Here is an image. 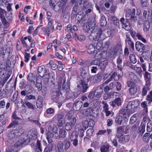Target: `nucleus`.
<instances>
[{"instance_id": "c85d7f7f", "label": "nucleus", "mask_w": 152, "mask_h": 152, "mask_svg": "<svg viewBox=\"0 0 152 152\" xmlns=\"http://www.w3.org/2000/svg\"><path fill=\"white\" fill-rule=\"evenodd\" d=\"M129 58L131 62L133 64H135L137 62V59L134 54H130L129 56Z\"/></svg>"}, {"instance_id": "412c9836", "label": "nucleus", "mask_w": 152, "mask_h": 152, "mask_svg": "<svg viewBox=\"0 0 152 152\" xmlns=\"http://www.w3.org/2000/svg\"><path fill=\"white\" fill-rule=\"evenodd\" d=\"M121 98L119 97L116 99L115 100L112 102L111 105L113 107H114L116 105L118 106L121 105Z\"/></svg>"}, {"instance_id": "3c124183", "label": "nucleus", "mask_w": 152, "mask_h": 152, "mask_svg": "<svg viewBox=\"0 0 152 152\" xmlns=\"http://www.w3.org/2000/svg\"><path fill=\"white\" fill-rule=\"evenodd\" d=\"M61 89L60 90L61 91H64L66 92H69L70 90L69 86H61Z\"/></svg>"}, {"instance_id": "a18cd8bd", "label": "nucleus", "mask_w": 152, "mask_h": 152, "mask_svg": "<svg viewBox=\"0 0 152 152\" xmlns=\"http://www.w3.org/2000/svg\"><path fill=\"white\" fill-rule=\"evenodd\" d=\"M147 131L149 132L152 131V123L150 121L147 123Z\"/></svg>"}, {"instance_id": "4be33fe9", "label": "nucleus", "mask_w": 152, "mask_h": 152, "mask_svg": "<svg viewBox=\"0 0 152 152\" xmlns=\"http://www.w3.org/2000/svg\"><path fill=\"white\" fill-rule=\"evenodd\" d=\"M53 22L54 20L53 19L50 18H48V27L50 29L52 32H53L54 30V27L53 26Z\"/></svg>"}, {"instance_id": "ea45409f", "label": "nucleus", "mask_w": 152, "mask_h": 152, "mask_svg": "<svg viewBox=\"0 0 152 152\" xmlns=\"http://www.w3.org/2000/svg\"><path fill=\"white\" fill-rule=\"evenodd\" d=\"M25 104L29 109L31 110H34L35 106L33 105L32 104L28 102H25Z\"/></svg>"}, {"instance_id": "bf43d9fd", "label": "nucleus", "mask_w": 152, "mask_h": 152, "mask_svg": "<svg viewBox=\"0 0 152 152\" xmlns=\"http://www.w3.org/2000/svg\"><path fill=\"white\" fill-rule=\"evenodd\" d=\"M42 29L43 31H45L47 33L48 36H49L50 31H51L50 28L48 27L47 28H42Z\"/></svg>"}, {"instance_id": "f03ea898", "label": "nucleus", "mask_w": 152, "mask_h": 152, "mask_svg": "<svg viewBox=\"0 0 152 152\" xmlns=\"http://www.w3.org/2000/svg\"><path fill=\"white\" fill-rule=\"evenodd\" d=\"M140 102L138 100H135L129 102L126 108L132 113L136 111L138 107L140 105Z\"/></svg>"}, {"instance_id": "13d9d810", "label": "nucleus", "mask_w": 152, "mask_h": 152, "mask_svg": "<svg viewBox=\"0 0 152 152\" xmlns=\"http://www.w3.org/2000/svg\"><path fill=\"white\" fill-rule=\"evenodd\" d=\"M36 104L37 107L39 108H41L43 106L42 101L41 100H37Z\"/></svg>"}, {"instance_id": "338daca9", "label": "nucleus", "mask_w": 152, "mask_h": 152, "mask_svg": "<svg viewBox=\"0 0 152 152\" xmlns=\"http://www.w3.org/2000/svg\"><path fill=\"white\" fill-rule=\"evenodd\" d=\"M54 110L53 108H50L46 110V113L47 114H52L54 112Z\"/></svg>"}, {"instance_id": "423d86ee", "label": "nucleus", "mask_w": 152, "mask_h": 152, "mask_svg": "<svg viewBox=\"0 0 152 152\" xmlns=\"http://www.w3.org/2000/svg\"><path fill=\"white\" fill-rule=\"evenodd\" d=\"M37 132L35 129H32L29 131L27 135V137L30 140H35L37 138Z\"/></svg>"}, {"instance_id": "79ce46f5", "label": "nucleus", "mask_w": 152, "mask_h": 152, "mask_svg": "<svg viewBox=\"0 0 152 152\" xmlns=\"http://www.w3.org/2000/svg\"><path fill=\"white\" fill-rule=\"evenodd\" d=\"M110 19L114 22L115 24L116 25L119 24V20L115 16H112L110 17Z\"/></svg>"}, {"instance_id": "cd10ccee", "label": "nucleus", "mask_w": 152, "mask_h": 152, "mask_svg": "<svg viewBox=\"0 0 152 152\" xmlns=\"http://www.w3.org/2000/svg\"><path fill=\"white\" fill-rule=\"evenodd\" d=\"M126 42L127 44H128L130 46V47L132 50L134 49V43L132 42L130 37L126 36Z\"/></svg>"}, {"instance_id": "603ef678", "label": "nucleus", "mask_w": 152, "mask_h": 152, "mask_svg": "<svg viewBox=\"0 0 152 152\" xmlns=\"http://www.w3.org/2000/svg\"><path fill=\"white\" fill-rule=\"evenodd\" d=\"M44 79V83L45 85L48 84V83L49 81V79L50 78V74H48V76L47 75L45 76V77H43Z\"/></svg>"}, {"instance_id": "8fccbe9b", "label": "nucleus", "mask_w": 152, "mask_h": 152, "mask_svg": "<svg viewBox=\"0 0 152 152\" xmlns=\"http://www.w3.org/2000/svg\"><path fill=\"white\" fill-rule=\"evenodd\" d=\"M144 77L145 79L151 80V74L147 71L145 72L144 74Z\"/></svg>"}, {"instance_id": "a19ab883", "label": "nucleus", "mask_w": 152, "mask_h": 152, "mask_svg": "<svg viewBox=\"0 0 152 152\" xmlns=\"http://www.w3.org/2000/svg\"><path fill=\"white\" fill-rule=\"evenodd\" d=\"M123 120V118L121 116H119L115 118V121L118 125H121Z\"/></svg>"}, {"instance_id": "20e7f679", "label": "nucleus", "mask_w": 152, "mask_h": 152, "mask_svg": "<svg viewBox=\"0 0 152 152\" xmlns=\"http://www.w3.org/2000/svg\"><path fill=\"white\" fill-rule=\"evenodd\" d=\"M80 76L85 80L89 81L91 79L88 72V67L86 66L84 67L80 73Z\"/></svg>"}, {"instance_id": "c9c22d12", "label": "nucleus", "mask_w": 152, "mask_h": 152, "mask_svg": "<svg viewBox=\"0 0 152 152\" xmlns=\"http://www.w3.org/2000/svg\"><path fill=\"white\" fill-rule=\"evenodd\" d=\"M68 0H60L57 3L60 7L63 8L67 3Z\"/></svg>"}, {"instance_id": "0e129e2a", "label": "nucleus", "mask_w": 152, "mask_h": 152, "mask_svg": "<svg viewBox=\"0 0 152 152\" xmlns=\"http://www.w3.org/2000/svg\"><path fill=\"white\" fill-rule=\"evenodd\" d=\"M99 61L98 60H94L92 61L91 63V65H99Z\"/></svg>"}, {"instance_id": "393cba45", "label": "nucleus", "mask_w": 152, "mask_h": 152, "mask_svg": "<svg viewBox=\"0 0 152 152\" xmlns=\"http://www.w3.org/2000/svg\"><path fill=\"white\" fill-rule=\"evenodd\" d=\"M117 133L116 136L119 137L124 134V130L122 126H120L117 128Z\"/></svg>"}, {"instance_id": "f3484780", "label": "nucleus", "mask_w": 152, "mask_h": 152, "mask_svg": "<svg viewBox=\"0 0 152 152\" xmlns=\"http://www.w3.org/2000/svg\"><path fill=\"white\" fill-rule=\"evenodd\" d=\"M13 130H15V133L17 137L23 134L24 133V130L21 127H19L17 129H13Z\"/></svg>"}, {"instance_id": "c03bdc74", "label": "nucleus", "mask_w": 152, "mask_h": 152, "mask_svg": "<svg viewBox=\"0 0 152 152\" xmlns=\"http://www.w3.org/2000/svg\"><path fill=\"white\" fill-rule=\"evenodd\" d=\"M12 15V12H7L6 14V18L8 20H11L13 18Z\"/></svg>"}, {"instance_id": "6e6d98bb", "label": "nucleus", "mask_w": 152, "mask_h": 152, "mask_svg": "<svg viewBox=\"0 0 152 152\" xmlns=\"http://www.w3.org/2000/svg\"><path fill=\"white\" fill-rule=\"evenodd\" d=\"M65 31L68 32H72V27L70 25H68L65 28Z\"/></svg>"}, {"instance_id": "4468645a", "label": "nucleus", "mask_w": 152, "mask_h": 152, "mask_svg": "<svg viewBox=\"0 0 152 152\" xmlns=\"http://www.w3.org/2000/svg\"><path fill=\"white\" fill-rule=\"evenodd\" d=\"M136 50L138 51L142 52L145 50V46L143 44L139 42H137L135 44Z\"/></svg>"}, {"instance_id": "e2e57ef3", "label": "nucleus", "mask_w": 152, "mask_h": 152, "mask_svg": "<svg viewBox=\"0 0 152 152\" xmlns=\"http://www.w3.org/2000/svg\"><path fill=\"white\" fill-rule=\"evenodd\" d=\"M78 131V133L79 136L80 137H83L84 136V130L83 128H80V129H79Z\"/></svg>"}, {"instance_id": "72a5a7b5", "label": "nucleus", "mask_w": 152, "mask_h": 152, "mask_svg": "<svg viewBox=\"0 0 152 152\" xmlns=\"http://www.w3.org/2000/svg\"><path fill=\"white\" fill-rule=\"evenodd\" d=\"M140 2L141 5L143 7H147L149 5V3L147 0H140Z\"/></svg>"}, {"instance_id": "aec40b11", "label": "nucleus", "mask_w": 152, "mask_h": 152, "mask_svg": "<svg viewBox=\"0 0 152 152\" xmlns=\"http://www.w3.org/2000/svg\"><path fill=\"white\" fill-rule=\"evenodd\" d=\"M56 148L58 152H62L63 150V144L61 141H59L56 145Z\"/></svg>"}, {"instance_id": "69168bd1", "label": "nucleus", "mask_w": 152, "mask_h": 152, "mask_svg": "<svg viewBox=\"0 0 152 152\" xmlns=\"http://www.w3.org/2000/svg\"><path fill=\"white\" fill-rule=\"evenodd\" d=\"M136 36L138 39L141 40L144 42H146V40L142 37V35L140 34H136Z\"/></svg>"}, {"instance_id": "37998d69", "label": "nucleus", "mask_w": 152, "mask_h": 152, "mask_svg": "<svg viewBox=\"0 0 152 152\" xmlns=\"http://www.w3.org/2000/svg\"><path fill=\"white\" fill-rule=\"evenodd\" d=\"M137 115L136 114L134 115L130 119V123L131 124H133L137 121V118L136 117Z\"/></svg>"}, {"instance_id": "f8f14e48", "label": "nucleus", "mask_w": 152, "mask_h": 152, "mask_svg": "<svg viewBox=\"0 0 152 152\" xmlns=\"http://www.w3.org/2000/svg\"><path fill=\"white\" fill-rule=\"evenodd\" d=\"M120 21L122 24V27L124 29L127 31H129L130 29L131 28L129 23L128 22L125 21L124 18H121Z\"/></svg>"}, {"instance_id": "0eeeda50", "label": "nucleus", "mask_w": 152, "mask_h": 152, "mask_svg": "<svg viewBox=\"0 0 152 152\" xmlns=\"http://www.w3.org/2000/svg\"><path fill=\"white\" fill-rule=\"evenodd\" d=\"M38 72L39 76L42 78L46 75L48 76V74H50L49 70H46L45 67L43 66H40L38 67Z\"/></svg>"}, {"instance_id": "f704fd0d", "label": "nucleus", "mask_w": 152, "mask_h": 152, "mask_svg": "<svg viewBox=\"0 0 152 152\" xmlns=\"http://www.w3.org/2000/svg\"><path fill=\"white\" fill-rule=\"evenodd\" d=\"M66 131L64 129H61L60 130L59 132V137L64 138L66 136Z\"/></svg>"}, {"instance_id": "f257e3e1", "label": "nucleus", "mask_w": 152, "mask_h": 152, "mask_svg": "<svg viewBox=\"0 0 152 152\" xmlns=\"http://www.w3.org/2000/svg\"><path fill=\"white\" fill-rule=\"evenodd\" d=\"M96 23L94 20L90 21L88 23L85 28L86 32L90 33L89 36L90 40L93 42H96L97 40L100 37L102 33L101 30L100 29L98 32H96L95 27Z\"/></svg>"}, {"instance_id": "7ed1b4c3", "label": "nucleus", "mask_w": 152, "mask_h": 152, "mask_svg": "<svg viewBox=\"0 0 152 152\" xmlns=\"http://www.w3.org/2000/svg\"><path fill=\"white\" fill-rule=\"evenodd\" d=\"M135 10L133 8L132 10L130 9H127L126 11V17L129 20L134 22L137 20V17L135 16Z\"/></svg>"}, {"instance_id": "680f3d73", "label": "nucleus", "mask_w": 152, "mask_h": 152, "mask_svg": "<svg viewBox=\"0 0 152 152\" xmlns=\"http://www.w3.org/2000/svg\"><path fill=\"white\" fill-rule=\"evenodd\" d=\"M18 148L14 145L12 146L10 150L7 152H18Z\"/></svg>"}, {"instance_id": "6ab92c4d", "label": "nucleus", "mask_w": 152, "mask_h": 152, "mask_svg": "<svg viewBox=\"0 0 152 152\" xmlns=\"http://www.w3.org/2000/svg\"><path fill=\"white\" fill-rule=\"evenodd\" d=\"M121 50V47L120 46H117L114 48L112 52V54L114 56L118 54Z\"/></svg>"}, {"instance_id": "e433bc0d", "label": "nucleus", "mask_w": 152, "mask_h": 152, "mask_svg": "<svg viewBox=\"0 0 152 152\" xmlns=\"http://www.w3.org/2000/svg\"><path fill=\"white\" fill-rule=\"evenodd\" d=\"M95 44L96 43V47L97 49H99L102 46V41L101 40H97L96 42H94Z\"/></svg>"}, {"instance_id": "a878e982", "label": "nucleus", "mask_w": 152, "mask_h": 152, "mask_svg": "<svg viewBox=\"0 0 152 152\" xmlns=\"http://www.w3.org/2000/svg\"><path fill=\"white\" fill-rule=\"evenodd\" d=\"M15 130L13 129L11 132L9 133L8 135V138L10 139H12L14 138L17 137L15 133Z\"/></svg>"}, {"instance_id": "4c0bfd02", "label": "nucleus", "mask_w": 152, "mask_h": 152, "mask_svg": "<svg viewBox=\"0 0 152 152\" xmlns=\"http://www.w3.org/2000/svg\"><path fill=\"white\" fill-rule=\"evenodd\" d=\"M73 112L72 110L70 111L66 115L65 118L68 120H70L72 117Z\"/></svg>"}, {"instance_id": "58836bf2", "label": "nucleus", "mask_w": 152, "mask_h": 152, "mask_svg": "<svg viewBox=\"0 0 152 152\" xmlns=\"http://www.w3.org/2000/svg\"><path fill=\"white\" fill-rule=\"evenodd\" d=\"M147 102L145 101H144L141 103V106L143 107L145 112L147 113L148 111V105L147 104Z\"/></svg>"}, {"instance_id": "a211bd4d", "label": "nucleus", "mask_w": 152, "mask_h": 152, "mask_svg": "<svg viewBox=\"0 0 152 152\" xmlns=\"http://www.w3.org/2000/svg\"><path fill=\"white\" fill-rule=\"evenodd\" d=\"M126 109H122L119 112V116H121L122 117L127 118V116H128V113Z\"/></svg>"}, {"instance_id": "b1692460", "label": "nucleus", "mask_w": 152, "mask_h": 152, "mask_svg": "<svg viewBox=\"0 0 152 152\" xmlns=\"http://www.w3.org/2000/svg\"><path fill=\"white\" fill-rule=\"evenodd\" d=\"M110 146L107 145H103L100 147L101 152H109Z\"/></svg>"}, {"instance_id": "c756f323", "label": "nucleus", "mask_w": 152, "mask_h": 152, "mask_svg": "<svg viewBox=\"0 0 152 152\" xmlns=\"http://www.w3.org/2000/svg\"><path fill=\"white\" fill-rule=\"evenodd\" d=\"M129 91L131 95H133L137 91L136 86H132L129 89Z\"/></svg>"}, {"instance_id": "de8ad7c7", "label": "nucleus", "mask_w": 152, "mask_h": 152, "mask_svg": "<svg viewBox=\"0 0 152 152\" xmlns=\"http://www.w3.org/2000/svg\"><path fill=\"white\" fill-rule=\"evenodd\" d=\"M102 77V74L101 73H99L94 76V79L96 81H97L98 80L101 79Z\"/></svg>"}, {"instance_id": "09e8293b", "label": "nucleus", "mask_w": 152, "mask_h": 152, "mask_svg": "<svg viewBox=\"0 0 152 152\" xmlns=\"http://www.w3.org/2000/svg\"><path fill=\"white\" fill-rule=\"evenodd\" d=\"M42 80L41 78L39 77H37L36 80V84H35L37 86L42 85Z\"/></svg>"}, {"instance_id": "5fc2aeb1", "label": "nucleus", "mask_w": 152, "mask_h": 152, "mask_svg": "<svg viewBox=\"0 0 152 152\" xmlns=\"http://www.w3.org/2000/svg\"><path fill=\"white\" fill-rule=\"evenodd\" d=\"M69 121H70L69 122H68V123L71 124V126H74L76 123V119L75 118V117H73Z\"/></svg>"}, {"instance_id": "774afa93", "label": "nucleus", "mask_w": 152, "mask_h": 152, "mask_svg": "<svg viewBox=\"0 0 152 152\" xmlns=\"http://www.w3.org/2000/svg\"><path fill=\"white\" fill-rule=\"evenodd\" d=\"M124 58L123 56L122 55L120 56L117 60V63L118 65L121 64L122 59Z\"/></svg>"}, {"instance_id": "49530a36", "label": "nucleus", "mask_w": 152, "mask_h": 152, "mask_svg": "<svg viewBox=\"0 0 152 152\" xmlns=\"http://www.w3.org/2000/svg\"><path fill=\"white\" fill-rule=\"evenodd\" d=\"M101 25L102 26H104L107 24V21L105 18L104 17H102L100 20Z\"/></svg>"}, {"instance_id": "864d4df0", "label": "nucleus", "mask_w": 152, "mask_h": 152, "mask_svg": "<svg viewBox=\"0 0 152 152\" xmlns=\"http://www.w3.org/2000/svg\"><path fill=\"white\" fill-rule=\"evenodd\" d=\"M74 126H71V124L67 122L66 124L65 129L67 130H70L72 128V127Z\"/></svg>"}, {"instance_id": "6e6552de", "label": "nucleus", "mask_w": 152, "mask_h": 152, "mask_svg": "<svg viewBox=\"0 0 152 152\" xmlns=\"http://www.w3.org/2000/svg\"><path fill=\"white\" fill-rule=\"evenodd\" d=\"M30 142V140L28 139L24 140V139H20L15 144L14 146L16 147L20 146H25L28 144Z\"/></svg>"}, {"instance_id": "7c9ffc66", "label": "nucleus", "mask_w": 152, "mask_h": 152, "mask_svg": "<svg viewBox=\"0 0 152 152\" xmlns=\"http://www.w3.org/2000/svg\"><path fill=\"white\" fill-rule=\"evenodd\" d=\"M145 125L143 124L140 126L138 128V132L140 134L142 135L144 132L145 131Z\"/></svg>"}, {"instance_id": "473e14b6", "label": "nucleus", "mask_w": 152, "mask_h": 152, "mask_svg": "<svg viewBox=\"0 0 152 152\" xmlns=\"http://www.w3.org/2000/svg\"><path fill=\"white\" fill-rule=\"evenodd\" d=\"M150 90V88L148 86H144L142 89V95L143 96H145L148 91Z\"/></svg>"}, {"instance_id": "39448f33", "label": "nucleus", "mask_w": 152, "mask_h": 152, "mask_svg": "<svg viewBox=\"0 0 152 152\" xmlns=\"http://www.w3.org/2000/svg\"><path fill=\"white\" fill-rule=\"evenodd\" d=\"M57 132V128L56 125L52 127L50 126L48 128V132L46 134V137L52 138L54 136L53 133H56Z\"/></svg>"}, {"instance_id": "9b49d317", "label": "nucleus", "mask_w": 152, "mask_h": 152, "mask_svg": "<svg viewBox=\"0 0 152 152\" xmlns=\"http://www.w3.org/2000/svg\"><path fill=\"white\" fill-rule=\"evenodd\" d=\"M83 105V103L81 101H77L74 103L73 108L75 111H78L82 107Z\"/></svg>"}, {"instance_id": "bb28decb", "label": "nucleus", "mask_w": 152, "mask_h": 152, "mask_svg": "<svg viewBox=\"0 0 152 152\" xmlns=\"http://www.w3.org/2000/svg\"><path fill=\"white\" fill-rule=\"evenodd\" d=\"M107 64V61L106 60H105L102 61L100 63H99V66L102 70H104L106 68Z\"/></svg>"}, {"instance_id": "4d7b16f0", "label": "nucleus", "mask_w": 152, "mask_h": 152, "mask_svg": "<svg viewBox=\"0 0 152 152\" xmlns=\"http://www.w3.org/2000/svg\"><path fill=\"white\" fill-rule=\"evenodd\" d=\"M37 147L39 150L40 151H42V146H41V143L39 140H37Z\"/></svg>"}, {"instance_id": "2eb2a0df", "label": "nucleus", "mask_w": 152, "mask_h": 152, "mask_svg": "<svg viewBox=\"0 0 152 152\" xmlns=\"http://www.w3.org/2000/svg\"><path fill=\"white\" fill-rule=\"evenodd\" d=\"M106 53L104 52H98L96 54L94 58L96 59H98V60H101V58H105Z\"/></svg>"}, {"instance_id": "2f4dec72", "label": "nucleus", "mask_w": 152, "mask_h": 152, "mask_svg": "<svg viewBox=\"0 0 152 152\" xmlns=\"http://www.w3.org/2000/svg\"><path fill=\"white\" fill-rule=\"evenodd\" d=\"M63 146H64V150H65L68 149L70 145V142L67 140H64L63 143Z\"/></svg>"}, {"instance_id": "052dcab7", "label": "nucleus", "mask_w": 152, "mask_h": 152, "mask_svg": "<svg viewBox=\"0 0 152 152\" xmlns=\"http://www.w3.org/2000/svg\"><path fill=\"white\" fill-rule=\"evenodd\" d=\"M66 78L65 77L63 78V82L62 83L63 86H68L70 84V82L69 80H68L66 82Z\"/></svg>"}, {"instance_id": "1a4fd4ad", "label": "nucleus", "mask_w": 152, "mask_h": 152, "mask_svg": "<svg viewBox=\"0 0 152 152\" xmlns=\"http://www.w3.org/2000/svg\"><path fill=\"white\" fill-rule=\"evenodd\" d=\"M152 21V16L151 14L148 15L147 17V20L145 21L144 25L143 30L145 31H148L150 28L149 21Z\"/></svg>"}, {"instance_id": "dca6fc26", "label": "nucleus", "mask_w": 152, "mask_h": 152, "mask_svg": "<svg viewBox=\"0 0 152 152\" xmlns=\"http://www.w3.org/2000/svg\"><path fill=\"white\" fill-rule=\"evenodd\" d=\"M24 88L25 91H22L21 92V94L22 95L26 96L27 94H31L32 91L30 86H25Z\"/></svg>"}, {"instance_id": "9d476101", "label": "nucleus", "mask_w": 152, "mask_h": 152, "mask_svg": "<svg viewBox=\"0 0 152 152\" xmlns=\"http://www.w3.org/2000/svg\"><path fill=\"white\" fill-rule=\"evenodd\" d=\"M46 138L49 143L47 147L45 148L44 152H50L52 151L53 149V144L52 143L53 140L52 138H50L48 137H46Z\"/></svg>"}, {"instance_id": "5701e85b", "label": "nucleus", "mask_w": 152, "mask_h": 152, "mask_svg": "<svg viewBox=\"0 0 152 152\" xmlns=\"http://www.w3.org/2000/svg\"><path fill=\"white\" fill-rule=\"evenodd\" d=\"M95 51V47L93 45H89L88 47V53L90 54L94 53Z\"/></svg>"}, {"instance_id": "ddd939ff", "label": "nucleus", "mask_w": 152, "mask_h": 152, "mask_svg": "<svg viewBox=\"0 0 152 152\" xmlns=\"http://www.w3.org/2000/svg\"><path fill=\"white\" fill-rule=\"evenodd\" d=\"M55 88L54 90L53 89V91L52 92V95L53 98H55L56 97L58 96H59V94L61 93L60 90L61 88V86H55Z\"/></svg>"}]
</instances>
